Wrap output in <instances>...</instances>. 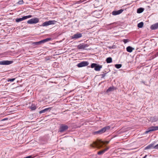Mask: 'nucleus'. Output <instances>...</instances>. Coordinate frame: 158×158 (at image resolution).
Masks as SVG:
<instances>
[{"label":"nucleus","instance_id":"1","mask_svg":"<svg viewBox=\"0 0 158 158\" xmlns=\"http://www.w3.org/2000/svg\"><path fill=\"white\" fill-rule=\"evenodd\" d=\"M101 143L104 144V141L101 140H99L97 142L94 143H93L91 144L90 146L93 148H97L99 149L102 146V145Z\"/></svg>","mask_w":158,"mask_h":158},{"label":"nucleus","instance_id":"2","mask_svg":"<svg viewBox=\"0 0 158 158\" xmlns=\"http://www.w3.org/2000/svg\"><path fill=\"white\" fill-rule=\"evenodd\" d=\"M51 39L50 38H47L38 42H34L32 43V44H34V45H39L40 44H44L46 42L49 41L51 40Z\"/></svg>","mask_w":158,"mask_h":158},{"label":"nucleus","instance_id":"3","mask_svg":"<svg viewBox=\"0 0 158 158\" xmlns=\"http://www.w3.org/2000/svg\"><path fill=\"white\" fill-rule=\"evenodd\" d=\"M91 67L92 68H94V70L96 71H99L102 68V66L96 63H92L91 65Z\"/></svg>","mask_w":158,"mask_h":158},{"label":"nucleus","instance_id":"4","mask_svg":"<svg viewBox=\"0 0 158 158\" xmlns=\"http://www.w3.org/2000/svg\"><path fill=\"white\" fill-rule=\"evenodd\" d=\"M39 19L37 18L31 19L27 21V23L29 24H35L38 23Z\"/></svg>","mask_w":158,"mask_h":158},{"label":"nucleus","instance_id":"5","mask_svg":"<svg viewBox=\"0 0 158 158\" xmlns=\"http://www.w3.org/2000/svg\"><path fill=\"white\" fill-rule=\"evenodd\" d=\"M56 22V21L55 20H49L44 22L42 24V26H47L50 25L54 24Z\"/></svg>","mask_w":158,"mask_h":158},{"label":"nucleus","instance_id":"6","mask_svg":"<svg viewBox=\"0 0 158 158\" xmlns=\"http://www.w3.org/2000/svg\"><path fill=\"white\" fill-rule=\"evenodd\" d=\"M68 128L69 127L67 125H66L64 124H62L60 127L59 131L61 132H64L66 130H67Z\"/></svg>","mask_w":158,"mask_h":158},{"label":"nucleus","instance_id":"7","mask_svg":"<svg viewBox=\"0 0 158 158\" xmlns=\"http://www.w3.org/2000/svg\"><path fill=\"white\" fill-rule=\"evenodd\" d=\"M110 128V127L109 126H107L105 127L100 130H99L98 131H97L95 132V133L96 134H101L105 132L107 130H109Z\"/></svg>","mask_w":158,"mask_h":158},{"label":"nucleus","instance_id":"8","mask_svg":"<svg viewBox=\"0 0 158 158\" xmlns=\"http://www.w3.org/2000/svg\"><path fill=\"white\" fill-rule=\"evenodd\" d=\"M158 130V126H152L149 128L148 130L145 131V133L147 134L149 132Z\"/></svg>","mask_w":158,"mask_h":158},{"label":"nucleus","instance_id":"9","mask_svg":"<svg viewBox=\"0 0 158 158\" xmlns=\"http://www.w3.org/2000/svg\"><path fill=\"white\" fill-rule=\"evenodd\" d=\"M13 63V61L3 60L0 61V64L1 65H9Z\"/></svg>","mask_w":158,"mask_h":158},{"label":"nucleus","instance_id":"10","mask_svg":"<svg viewBox=\"0 0 158 158\" xmlns=\"http://www.w3.org/2000/svg\"><path fill=\"white\" fill-rule=\"evenodd\" d=\"M123 11V9H120L118 10L114 11L112 12V14L114 15H118L122 13Z\"/></svg>","mask_w":158,"mask_h":158},{"label":"nucleus","instance_id":"11","mask_svg":"<svg viewBox=\"0 0 158 158\" xmlns=\"http://www.w3.org/2000/svg\"><path fill=\"white\" fill-rule=\"evenodd\" d=\"M52 107H49L48 108H45L44 109V110H41L39 111V113L40 114H42L43 113H46V112L47 111H50L52 109Z\"/></svg>","mask_w":158,"mask_h":158},{"label":"nucleus","instance_id":"12","mask_svg":"<svg viewBox=\"0 0 158 158\" xmlns=\"http://www.w3.org/2000/svg\"><path fill=\"white\" fill-rule=\"evenodd\" d=\"M89 64V63L87 61H83L80 63V67L86 66Z\"/></svg>","mask_w":158,"mask_h":158},{"label":"nucleus","instance_id":"13","mask_svg":"<svg viewBox=\"0 0 158 158\" xmlns=\"http://www.w3.org/2000/svg\"><path fill=\"white\" fill-rule=\"evenodd\" d=\"M150 28L152 30H155L158 28V23L152 25Z\"/></svg>","mask_w":158,"mask_h":158},{"label":"nucleus","instance_id":"14","mask_svg":"<svg viewBox=\"0 0 158 158\" xmlns=\"http://www.w3.org/2000/svg\"><path fill=\"white\" fill-rule=\"evenodd\" d=\"M109 149V148L107 147L106 148L98 152V154L99 155H101L103 154L105 152L107 151Z\"/></svg>","mask_w":158,"mask_h":158},{"label":"nucleus","instance_id":"15","mask_svg":"<svg viewBox=\"0 0 158 158\" xmlns=\"http://www.w3.org/2000/svg\"><path fill=\"white\" fill-rule=\"evenodd\" d=\"M154 144H155V143H152L148 145L145 148V149H151L152 148H154V147L155 146Z\"/></svg>","mask_w":158,"mask_h":158},{"label":"nucleus","instance_id":"16","mask_svg":"<svg viewBox=\"0 0 158 158\" xmlns=\"http://www.w3.org/2000/svg\"><path fill=\"white\" fill-rule=\"evenodd\" d=\"M127 51L129 52H132L134 48L130 46H128L126 48Z\"/></svg>","mask_w":158,"mask_h":158},{"label":"nucleus","instance_id":"17","mask_svg":"<svg viewBox=\"0 0 158 158\" xmlns=\"http://www.w3.org/2000/svg\"><path fill=\"white\" fill-rule=\"evenodd\" d=\"M25 19L24 16H23V17L21 18H17L15 20V21L16 22L18 23Z\"/></svg>","mask_w":158,"mask_h":158},{"label":"nucleus","instance_id":"18","mask_svg":"<svg viewBox=\"0 0 158 158\" xmlns=\"http://www.w3.org/2000/svg\"><path fill=\"white\" fill-rule=\"evenodd\" d=\"M87 46V45L83 44H80V49H84Z\"/></svg>","mask_w":158,"mask_h":158},{"label":"nucleus","instance_id":"19","mask_svg":"<svg viewBox=\"0 0 158 158\" xmlns=\"http://www.w3.org/2000/svg\"><path fill=\"white\" fill-rule=\"evenodd\" d=\"M144 10V9L142 8H138L137 10V13H140L142 12Z\"/></svg>","mask_w":158,"mask_h":158},{"label":"nucleus","instance_id":"20","mask_svg":"<svg viewBox=\"0 0 158 158\" xmlns=\"http://www.w3.org/2000/svg\"><path fill=\"white\" fill-rule=\"evenodd\" d=\"M114 89V88L113 86L110 87L109 88L106 90L107 92H108L113 91Z\"/></svg>","mask_w":158,"mask_h":158},{"label":"nucleus","instance_id":"21","mask_svg":"<svg viewBox=\"0 0 158 158\" xmlns=\"http://www.w3.org/2000/svg\"><path fill=\"white\" fill-rule=\"evenodd\" d=\"M106 60L107 63H110L112 62V59L111 57H109L106 59Z\"/></svg>","mask_w":158,"mask_h":158},{"label":"nucleus","instance_id":"22","mask_svg":"<svg viewBox=\"0 0 158 158\" xmlns=\"http://www.w3.org/2000/svg\"><path fill=\"white\" fill-rule=\"evenodd\" d=\"M79 38V34H77L73 35L72 36L73 39H77Z\"/></svg>","mask_w":158,"mask_h":158},{"label":"nucleus","instance_id":"23","mask_svg":"<svg viewBox=\"0 0 158 158\" xmlns=\"http://www.w3.org/2000/svg\"><path fill=\"white\" fill-rule=\"evenodd\" d=\"M143 22H141L138 24V27L139 28H142L143 27Z\"/></svg>","mask_w":158,"mask_h":158},{"label":"nucleus","instance_id":"24","mask_svg":"<svg viewBox=\"0 0 158 158\" xmlns=\"http://www.w3.org/2000/svg\"><path fill=\"white\" fill-rule=\"evenodd\" d=\"M36 108V106L34 105H32L30 108L32 110H35Z\"/></svg>","mask_w":158,"mask_h":158},{"label":"nucleus","instance_id":"25","mask_svg":"<svg viewBox=\"0 0 158 158\" xmlns=\"http://www.w3.org/2000/svg\"><path fill=\"white\" fill-rule=\"evenodd\" d=\"M73 115L75 118H78V114H77V113L75 112H74L73 113Z\"/></svg>","mask_w":158,"mask_h":158},{"label":"nucleus","instance_id":"26","mask_svg":"<svg viewBox=\"0 0 158 158\" xmlns=\"http://www.w3.org/2000/svg\"><path fill=\"white\" fill-rule=\"evenodd\" d=\"M115 67L117 69H119L122 66L121 64H116L115 65Z\"/></svg>","mask_w":158,"mask_h":158},{"label":"nucleus","instance_id":"27","mask_svg":"<svg viewBox=\"0 0 158 158\" xmlns=\"http://www.w3.org/2000/svg\"><path fill=\"white\" fill-rule=\"evenodd\" d=\"M24 16L25 19H26L27 18H31L32 17V15H27V16Z\"/></svg>","mask_w":158,"mask_h":158},{"label":"nucleus","instance_id":"28","mask_svg":"<svg viewBox=\"0 0 158 158\" xmlns=\"http://www.w3.org/2000/svg\"><path fill=\"white\" fill-rule=\"evenodd\" d=\"M158 120V118L157 117H155L152 120L153 122H156Z\"/></svg>","mask_w":158,"mask_h":158},{"label":"nucleus","instance_id":"29","mask_svg":"<svg viewBox=\"0 0 158 158\" xmlns=\"http://www.w3.org/2000/svg\"><path fill=\"white\" fill-rule=\"evenodd\" d=\"M18 3L19 4H22L23 3V0H21L18 2Z\"/></svg>","mask_w":158,"mask_h":158},{"label":"nucleus","instance_id":"30","mask_svg":"<svg viewBox=\"0 0 158 158\" xmlns=\"http://www.w3.org/2000/svg\"><path fill=\"white\" fill-rule=\"evenodd\" d=\"M15 79V78H12V79H8V80L7 81H10V82H12V81H14Z\"/></svg>","mask_w":158,"mask_h":158},{"label":"nucleus","instance_id":"31","mask_svg":"<svg viewBox=\"0 0 158 158\" xmlns=\"http://www.w3.org/2000/svg\"><path fill=\"white\" fill-rule=\"evenodd\" d=\"M154 148L158 149V144L156 145L154 147Z\"/></svg>","mask_w":158,"mask_h":158},{"label":"nucleus","instance_id":"32","mask_svg":"<svg viewBox=\"0 0 158 158\" xmlns=\"http://www.w3.org/2000/svg\"><path fill=\"white\" fill-rule=\"evenodd\" d=\"M123 41L124 43L125 44L128 41V40H127V39H124L123 40Z\"/></svg>","mask_w":158,"mask_h":158},{"label":"nucleus","instance_id":"33","mask_svg":"<svg viewBox=\"0 0 158 158\" xmlns=\"http://www.w3.org/2000/svg\"><path fill=\"white\" fill-rule=\"evenodd\" d=\"M33 157H32V156H27L26 157H24V158H32Z\"/></svg>","mask_w":158,"mask_h":158},{"label":"nucleus","instance_id":"34","mask_svg":"<svg viewBox=\"0 0 158 158\" xmlns=\"http://www.w3.org/2000/svg\"><path fill=\"white\" fill-rule=\"evenodd\" d=\"M106 73H104L102 74L101 75L102 76V77H105L106 76Z\"/></svg>","mask_w":158,"mask_h":158},{"label":"nucleus","instance_id":"35","mask_svg":"<svg viewBox=\"0 0 158 158\" xmlns=\"http://www.w3.org/2000/svg\"><path fill=\"white\" fill-rule=\"evenodd\" d=\"M109 141H104V143H106V144H108L109 143Z\"/></svg>","mask_w":158,"mask_h":158},{"label":"nucleus","instance_id":"36","mask_svg":"<svg viewBox=\"0 0 158 158\" xmlns=\"http://www.w3.org/2000/svg\"><path fill=\"white\" fill-rule=\"evenodd\" d=\"M147 156V155H145L144 157H143V158H146V157Z\"/></svg>","mask_w":158,"mask_h":158},{"label":"nucleus","instance_id":"37","mask_svg":"<svg viewBox=\"0 0 158 158\" xmlns=\"http://www.w3.org/2000/svg\"><path fill=\"white\" fill-rule=\"evenodd\" d=\"M81 36H82L81 34L80 33V38L81 37Z\"/></svg>","mask_w":158,"mask_h":158},{"label":"nucleus","instance_id":"38","mask_svg":"<svg viewBox=\"0 0 158 158\" xmlns=\"http://www.w3.org/2000/svg\"><path fill=\"white\" fill-rule=\"evenodd\" d=\"M77 66L79 67V63L78 64H77Z\"/></svg>","mask_w":158,"mask_h":158},{"label":"nucleus","instance_id":"39","mask_svg":"<svg viewBox=\"0 0 158 158\" xmlns=\"http://www.w3.org/2000/svg\"><path fill=\"white\" fill-rule=\"evenodd\" d=\"M5 120V119H4L3 120Z\"/></svg>","mask_w":158,"mask_h":158}]
</instances>
